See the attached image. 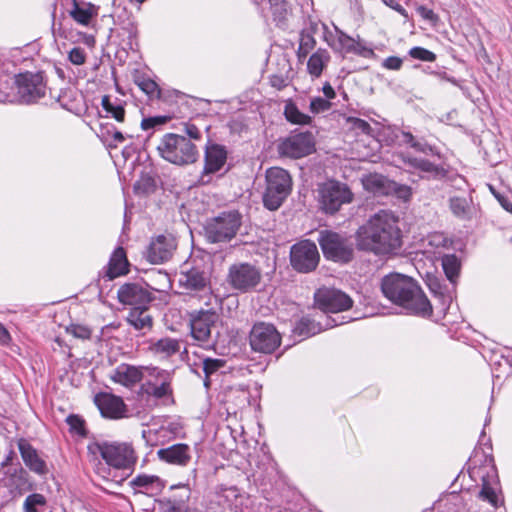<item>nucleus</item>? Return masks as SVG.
I'll use <instances>...</instances> for the list:
<instances>
[{
  "instance_id": "obj_60",
  "label": "nucleus",
  "mask_w": 512,
  "mask_h": 512,
  "mask_svg": "<svg viewBox=\"0 0 512 512\" xmlns=\"http://www.w3.org/2000/svg\"><path fill=\"white\" fill-rule=\"evenodd\" d=\"M491 192L495 196V198L498 200L500 205L508 212H512V203L511 201L504 195L498 193L495 191V189L492 186H489Z\"/></svg>"
},
{
  "instance_id": "obj_4",
  "label": "nucleus",
  "mask_w": 512,
  "mask_h": 512,
  "mask_svg": "<svg viewBox=\"0 0 512 512\" xmlns=\"http://www.w3.org/2000/svg\"><path fill=\"white\" fill-rule=\"evenodd\" d=\"M93 453H99L107 465L119 470L133 469L137 456L131 443L128 442H97L89 445Z\"/></svg>"
},
{
  "instance_id": "obj_19",
  "label": "nucleus",
  "mask_w": 512,
  "mask_h": 512,
  "mask_svg": "<svg viewBox=\"0 0 512 512\" xmlns=\"http://www.w3.org/2000/svg\"><path fill=\"white\" fill-rule=\"evenodd\" d=\"M148 372L150 380L145 384L147 394L155 397L156 399H162L172 395V373L159 369L157 367L145 368Z\"/></svg>"
},
{
  "instance_id": "obj_9",
  "label": "nucleus",
  "mask_w": 512,
  "mask_h": 512,
  "mask_svg": "<svg viewBox=\"0 0 512 512\" xmlns=\"http://www.w3.org/2000/svg\"><path fill=\"white\" fill-rule=\"evenodd\" d=\"M483 461L492 462V458L489 457L484 451L480 455L479 450L476 448L468 462V473L472 479H475L476 477L481 478L482 488L479 492V497L496 507L498 504V497L495 489L491 486V482L496 476L495 469L494 466L478 467L477 464L482 463Z\"/></svg>"
},
{
  "instance_id": "obj_58",
  "label": "nucleus",
  "mask_w": 512,
  "mask_h": 512,
  "mask_svg": "<svg viewBox=\"0 0 512 512\" xmlns=\"http://www.w3.org/2000/svg\"><path fill=\"white\" fill-rule=\"evenodd\" d=\"M402 59L397 56H389L383 61V67L389 70H399L402 66Z\"/></svg>"
},
{
  "instance_id": "obj_3",
  "label": "nucleus",
  "mask_w": 512,
  "mask_h": 512,
  "mask_svg": "<svg viewBox=\"0 0 512 512\" xmlns=\"http://www.w3.org/2000/svg\"><path fill=\"white\" fill-rule=\"evenodd\" d=\"M157 151L164 160L178 166L193 164L199 157L197 147L185 136L175 133L163 135Z\"/></svg>"
},
{
  "instance_id": "obj_56",
  "label": "nucleus",
  "mask_w": 512,
  "mask_h": 512,
  "mask_svg": "<svg viewBox=\"0 0 512 512\" xmlns=\"http://www.w3.org/2000/svg\"><path fill=\"white\" fill-rule=\"evenodd\" d=\"M417 13L425 20L436 23L438 21L437 14L430 8H427L426 6H418L417 7Z\"/></svg>"
},
{
  "instance_id": "obj_23",
  "label": "nucleus",
  "mask_w": 512,
  "mask_h": 512,
  "mask_svg": "<svg viewBox=\"0 0 512 512\" xmlns=\"http://www.w3.org/2000/svg\"><path fill=\"white\" fill-rule=\"evenodd\" d=\"M352 318L346 319L344 316L336 318L326 317V322L322 325L320 322L303 317L301 318L293 329L294 335L302 339L314 336L320 333L323 329L333 328L335 326L348 323Z\"/></svg>"
},
{
  "instance_id": "obj_49",
  "label": "nucleus",
  "mask_w": 512,
  "mask_h": 512,
  "mask_svg": "<svg viewBox=\"0 0 512 512\" xmlns=\"http://www.w3.org/2000/svg\"><path fill=\"white\" fill-rule=\"evenodd\" d=\"M138 87L147 95L154 96L160 93L158 84L149 77H139L136 80Z\"/></svg>"
},
{
  "instance_id": "obj_61",
  "label": "nucleus",
  "mask_w": 512,
  "mask_h": 512,
  "mask_svg": "<svg viewBox=\"0 0 512 512\" xmlns=\"http://www.w3.org/2000/svg\"><path fill=\"white\" fill-rule=\"evenodd\" d=\"M112 138L108 142L110 147H117L119 144L123 143L126 139V136L116 128H111Z\"/></svg>"
},
{
  "instance_id": "obj_37",
  "label": "nucleus",
  "mask_w": 512,
  "mask_h": 512,
  "mask_svg": "<svg viewBox=\"0 0 512 512\" xmlns=\"http://www.w3.org/2000/svg\"><path fill=\"white\" fill-rule=\"evenodd\" d=\"M171 489H178L181 491L178 498L168 499L165 501L166 508L163 512H184L185 511V502L190 499L191 489L188 484H177L172 485Z\"/></svg>"
},
{
  "instance_id": "obj_17",
  "label": "nucleus",
  "mask_w": 512,
  "mask_h": 512,
  "mask_svg": "<svg viewBox=\"0 0 512 512\" xmlns=\"http://www.w3.org/2000/svg\"><path fill=\"white\" fill-rule=\"evenodd\" d=\"M283 156L302 158L311 154L315 149L314 136L311 132H300L285 138L278 146Z\"/></svg>"
},
{
  "instance_id": "obj_64",
  "label": "nucleus",
  "mask_w": 512,
  "mask_h": 512,
  "mask_svg": "<svg viewBox=\"0 0 512 512\" xmlns=\"http://www.w3.org/2000/svg\"><path fill=\"white\" fill-rule=\"evenodd\" d=\"M323 23L310 21L309 24L302 30V32H307L310 35L315 36L319 32L320 27H322Z\"/></svg>"
},
{
  "instance_id": "obj_40",
  "label": "nucleus",
  "mask_w": 512,
  "mask_h": 512,
  "mask_svg": "<svg viewBox=\"0 0 512 512\" xmlns=\"http://www.w3.org/2000/svg\"><path fill=\"white\" fill-rule=\"evenodd\" d=\"M442 267L452 289L456 284V279L460 271V262L455 254L444 255L441 259Z\"/></svg>"
},
{
  "instance_id": "obj_44",
  "label": "nucleus",
  "mask_w": 512,
  "mask_h": 512,
  "mask_svg": "<svg viewBox=\"0 0 512 512\" xmlns=\"http://www.w3.org/2000/svg\"><path fill=\"white\" fill-rule=\"evenodd\" d=\"M401 136H402V141L405 144L409 145L414 150H416L418 152H421L423 154H426V155L433 154V148L428 143H426L425 141L417 140L412 135V133L406 132V131H402Z\"/></svg>"
},
{
  "instance_id": "obj_8",
  "label": "nucleus",
  "mask_w": 512,
  "mask_h": 512,
  "mask_svg": "<svg viewBox=\"0 0 512 512\" xmlns=\"http://www.w3.org/2000/svg\"><path fill=\"white\" fill-rule=\"evenodd\" d=\"M15 101L22 104H33L46 94V83L41 72H24L14 77Z\"/></svg>"
},
{
  "instance_id": "obj_13",
  "label": "nucleus",
  "mask_w": 512,
  "mask_h": 512,
  "mask_svg": "<svg viewBox=\"0 0 512 512\" xmlns=\"http://www.w3.org/2000/svg\"><path fill=\"white\" fill-rule=\"evenodd\" d=\"M281 335L276 327L267 322H257L249 334V343L253 351L271 354L281 345Z\"/></svg>"
},
{
  "instance_id": "obj_7",
  "label": "nucleus",
  "mask_w": 512,
  "mask_h": 512,
  "mask_svg": "<svg viewBox=\"0 0 512 512\" xmlns=\"http://www.w3.org/2000/svg\"><path fill=\"white\" fill-rule=\"evenodd\" d=\"M319 208L325 213L334 215L343 205L350 204L354 195L347 184L336 180H328L318 185Z\"/></svg>"
},
{
  "instance_id": "obj_36",
  "label": "nucleus",
  "mask_w": 512,
  "mask_h": 512,
  "mask_svg": "<svg viewBox=\"0 0 512 512\" xmlns=\"http://www.w3.org/2000/svg\"><path fill=\"white\" fill-rule=\"evenodd\" d=\"M428 286L431 292L439 299L441 303V312L446 314L453 301V289H449L446 285H442L437 278L429 279Z\"/></svg>"
},
{
  "instance_id": "obj_12",
  "label": "nucleus",
  "mask_w": 512,
  "mask_h": 512,
  "mask_svg": "<svg viewBox=\"0 0 512 512\" xmlns=\"http://www.w3.org/2000/svg\"><path fill=\"white\" fill-rule=\"evenodd\" d=\"M219 320V314L213 309L194 310L189 314L190 334L200 346H210L212 329Z\"/></svg>"
},
{
  "instance_id": "obj_41",
  "label": "nucleus",
  "mask_w": 512,
  "mask_h": 512,
  "mask_svg": "<svg viewBox=\"0 0 512 512\" xmlns=\"http://www.w3.org/2000/svg\"><path fill=\"white\" fill-rule=\"evenodd\" d=\"M284 115L286 120L292 124L308 125L312 121L311 117L302 113L292 101L285 104Z\"/></svg>"
},
{
  "instance_id": "obj_50",
  "label": "nucleus",
  "mask_w": 512,
  "mask_h": 512,
  "mask_svg": "<svg viewBox=\"0 0 512 512\" xmlns=\"http://www.w3.org/2000/svg\"><path fill=\"white\" fill-rule=\"evenodd\" d=\"M170 119L171 117L166 115H157L143 118L141 121V128L145 131L154 129L158 126L166 124Z\"/></svg>"
},
{
  "instance_id": "obj_48",
  "label": "nucleus",
  "mask_w": 512,
  "mask_h": 512,
  "mask_svg": "<svg viewBox=\"0 0 512 512\" xmlns=\"http://www.w3.org/2000/svg\"><path fill=\"white\" fill-rule=\"evenodd\" d=\"M46 498L39 493H33L26 497L23 508L25 512H38L37 508L45 506Z\"/></svg>"
},
{
  "instance_id": "obj_14",
  "label": "nucleus",
  "mask_w": 512,
  "mask_h": 512,
  "mask_svg": "<svg viewBox=\"0 0 512 512\" xmlns=\"http://www.w3.org/2000/svg\"><path fill=\"white\" fill-rule=\"evenodd\" d=\"M320 261L316 244L308 239L293 244L290 248V264L299 273L314 271Z\"/></svg>"
},
{
  "instance_id": "obj_33",
  "label": "nucleus",
  "mask_w": 512,
  "mask_h": 512,
  "mask_svg": "<svg viewBox=\"0 0 512 512\" xmlns=\"http://www.w3.org/2000/svg\"><path fill=\"white\" fill-rule=\"evenodd\" d=\"M364 188L375 195H388L392 193L395 181L389 180L380 174H370L363 179Z\"/></svg>"
},
{
  "instance_id": "obj_28",
  "label": "nucleus",
  "mask_w": 512,
  "mask_h": 512,
  "mask_svg": "<svg viewBox=\"0 0 512 512\" xmlns=\"http://www.w3.org/2000/svg\"><path fill=\"white\" fill-rule=\"evenodd\" d=\"M143 375L142 368L123 363L113 370L110 378L115 383L132 387L142 380Z\"/></svg>"
},
{
  "instance_id": "obj_52",
  "label": "nucleus",
  "mask_w": 512,
  "mask_h": 512,
  "mask_svg": "<svg viewBox=\"0 0 512 512\" xmlns=\"http://www.w3.org/2000/svg\"><path fill=\"white\" fill-rule=\"evenodd\" d=\"M67 332L75 338L86 340L91 337V330L85 325L71 324L67 327Z\"/></svg>"
},
{
  "instance_id": "obj_30",
  "label": "nucleus",
  "mask_w": 512,
  "mask_h": 512,
  "mask_svg": "<svg viewBox=\"0 0 512 512\" xmlns=\"http://www.w3.org/2000/svg\"><path fill=\"white\" fill-rule=\"evenodd\" d=\"M128 266L129 263L125 250L122 247H117L110 257L104 277L108 280H113L116 277L125 275L129 272Z\"/></svg>"
},
{
  "instance_id": "obj_11",
  "label": "nucleus",
  "mask_w": 512,
  "mask_h": 512,
  "mask_svg": "<svg viewBox=\"0 0 512 512\" xmlns=\"http://www.w3.org/2000/svg\"><path fill=\"white\" fill-rule=\"evenodd\" d=\"M240 225L241 218L238 212H223L207 221L205 235L211 243L230 241L236 235Z\"/></svg>"
},
{
  "instance_id": "obj_18",
  "label": "nucleus",
  "mask_w": 512,
  "mask_h": 512,
  "mask_svg": "<svg viewBox=\"0 0 512 512\" xmlns=\"http://www.w3.org/2000/svg\"><path fill=\"white\" fill-rule=\"evenodd\" d=\"M94 403L104 418L118 420L129 417V410L123 399L107 392H99Z\"/></svg>"
},
{
  "instance_id": "obj_32",
  "label": "nucleus",
  "mask_w": 512,
  "mask_h": 512,
  "mask_svg": "<svg viewBox=\"0 0 512 512\" xmlns=\"http://www.w3.org/2000/svg\"><path fill=\"white\" fill-rule=\"evenodd\" d=\"M127 322L142 334L152 330L153 318L148 311V306L143 308H131L127 316Z\"/></svg>"
},
{
  "instance_id": "obj_6",
  "label": "nucleus",
  "mask_w": 512,
  "mask_h": 512,
  "mask_svg": "<svg viewBox=\"0 0 512 512\" xmlns=\"http://www.w3.org/2000/svg\"><path fill=\"white\" fill-rule=\"evenodd\" d=\"M292 190V179L288 171L280 167H271L266 171V189L263 194L264 206L277 210Z\"/></svg>"
},
{
  "instance_id": "obj_54",
  "label": "nucleus",
  "mask_w": 512,
  "mask_h": 512,
  "mask_svg": "<svg viewBox=\"0 0 512 512\" xmlns=\"http://www.w3.org/2000/svg\"><path fill=\"white\" fill-rule=\"evenodd\" d=\"M309 108L313 114H319L328 111L331 108V103L325 98L315 97L311 99Z\"/></svg>"
},
{
  "instance_id": "obj_47",
  "label": "nucleus",
  "mask_w": 512,
  "mask_h": 512,
  "mask_svg": "<svg viewBox=\"0 0 512 512\" xmlns=\"http://www.w3.org/2000/svg\"><path fill=\"white\" fill-rule=\"evenodd\" d=\"M71 433L78 436H86L85 421L79 415L71 414L66 418Z\"/></svg>"
},
{
  "instance_id": "obj_46",
  "label": "nucleus",
  "mask_w": 512,
  "mask_h": 512,
  "mask_svg": "<svg viewBox=\"0 0 512 512\" xmlns=\"http://www.w3.org/2000/svg\"><path fill=\"white\" fill-rule=\"evenodd\" d=\"M225 360L223 359H213V358H205L203 360V371L205 373V386L209 385V378L211 375L216 373L220 368L224 367Z\"/></svg>"
},
{
  "instance_id": "obj_29",
  "label": "nucleus",
  "mask_w": 512,
  "mask_h": 512,
  "mask_svg": "<svg viewBox=\"0 0 512 512\" xmlns=\"http://www.w3.org/2000/svg\"><path fill=\"white\" fill-rule=\"evenodd\" d=\"M70 17L82 26H89L98 15V7L90 2L73 0Z\"/></svg>"
},
{
  "instance_id": "obj_59",
  "label": "nucleus",
  "mask_w": 512,
  "mask_h": 512,
  "mask_svg": "<svg viewBox=\"0 0 512 512\" xmlns=\"http://www.w3.org/2000/svg\"><path fill=\"white\" fill-rule=\"evenodd\" d=\"M184 132L190 139L199 140L201 138V131L195 124L185 123L184 124Z\"/></svg>"
},
{
  "instance_id": "obj_34",
  "label": "nucleus",
  "mask_w": 512,
  "mask_h": 512,
  "mask_svg": "<svg viewBox=\"0 0 512 512\" xmlns=\"http://www.w3.org/2000/svg\"><path fill=\"white\" fill-rule=\"evenodd\" d=\"M270 4L273 21L280 28H287L292 8L289 0H267Z\"/></svg>"
},
{
  "instance_id": "obj_55",
  "label": "nucleus",
  "mask_w": 512,
  "mask_h": 512,
  "mask_svg": "<svg viewBox=\"0 0 512 512\" xmlns=\"http://www.w3.org/2000/svg\"><path fill=\"white\" fill-rule=\"evenodd\" d=\"M69 61L74 65H83L86 61V53L80 47H74L68 54Z\"/></svg>"
},
{
  "instance_id": "obj_43",
  "label": "nucleus",
  "mask_w": 512,
  "mask_h": 512,
  "mask_svg": "<svg viewBox=\"0 0 512 512\" xmlns=\"http://www.w3.org/2000/svg\"><path fill=\"white\" fill-rule=\"evenodd\" d=\"M315 46V37L313 35L308 34L307 32L301 31L299 38V47L297 51L298 60H304L308 56V54L315 48Z\"/></svg>"
},
{
  "instance_id": "obj_15",
  "label": "nucleus",
  "mask_w": 512,
  "mask_h": 512,
  "mask_svg": "<svg viewBox=\"0 0 512 512\" xmlns=\"http://www.w3.org/2000/svg\"><path fill=\"white\" fill-rule=\"evenodd\" d=\"M317 308L326 313H339L349 310L353 300L345 292L334 287H320L314 293Z\"/></svg>"
},
{
  "instance_id": "obj_45",
  "label": "nucleus",
  "mask_w": 512,
  "mask_h": 512,
  "mask_svg": "<svg viewBox=\"0 0 512 512\" xmlns=\"http://www.w3.org/2000/svg\"><path fill=\"white\" fill-rule=\"evenodd\" d=\"M348 53H352L358 56H361L363 58H372L374 54V50L367 45V43L363 40H361L359 37L358 39H354L352 41L351 47L348 51Z\"/></svg>"
},
{
  "instance_id": "obj_25",
  "label": "nucleus",
  "mask_w": 512,
  "mask_h": 512,
  "mask_svg": "<svg viewBox=\"0 0 512 512\" xmlns=\"http://www.w3.org/2000/svg\"><path fill=\"white\" fill-rule=\"evenodd\" d=\"M403 160L410 168L419 171L423 178L438 180L446 177L447 171L442 166L427 159L406 155Z\"/></svg>"
},
{
  "instance_id": "obj_38",
  "label": "nucleus",
  "mask_w": 512,
  "mask_h": 512,
  "mask_svg": "<svg viewBox=\"0 0 512 512\" xmlns=\"http://www.w3.org/2000/svg\"><path fill=\"white\" fill-rule=\"evenodd\" d=\"M181 342L171 337H164L156 342H153L150 346L151 351L163 358L170 357L180 351Z\"/></svg>"
},
{
  "instance_id": "obj_2",
  "label": "nucleus",
  "mask_w": 512,
  "mask_h": 512,
  "mask_svg": "<svg viewBox=\"0 0 512 512\" xmlns=\"http://www.w3.org/2000/svg\"><path fill=\"white\" fill-rule=\"evenodd\" d=\"M383 295L407 314L429 317L432 305L418 283L411 277L400 273H391L382 278Z\"/></svg>"
},
{
  "instance_id": "obj_57",
  "label": "nucleus",
  "mask_w": 512,
  "mask_h": 512,
  "mask_svg": "<svg viewBox=\"0 0 512 512\" xmlns=\"http://www.w3.org/2000/svg\"><path fill=\"white\" fill-rule=\"evenodd\" d=\"M392 193H395L399 198L403 200H408L411 195L412 191L411 188L406 185H400L395 182V186L392 189Z\"/></svg>"
},
{
  "instance_id": "obj_39",
  "label": "nucleus",
  "mask_w": 512,
  "mask_h": 512,
  "mask_svg": "<svg viewBox=\"0 0 512 512\" xmlns=\"http://www.w3.org/2000/svg\"><path fill=\"white\" fill-rule=\"evenodd\" d=\"M102 107L106 112L107 117H112L118 122H123L125 119V103L118 98L114 100L111 99L110 96L105 95L102 97L101 101Z\"/></svg>"
},
{
  "instance_id": "obj_10",
  "label": "nucleus",
  "mask_w": 512,
  "mask_h": 512,
  "mask_svg": "<svg viewBox=\"0 0 512 512\" xmlns=\"http://www.w3.org/2000/svg\"><path fill=\"white\" fill-rule=\"evenodd\" d=\"M228 151L225 146L217 143H208L204 150V166L198 175L195 184L205 186L211 184L216 175L227 172L224 169L227 163Z\"/></svg>"
},
{
  "instance_id": "obj_42",
  "label": "nucleus",
  "mask_w": 512,
  "mask_h": 512,
  "mask_svg": "<svg viewBox=\"0 0 512 512\" xmlns=\"http://www.w3.org/2000/svg\"><path fill=\"white\" fill-rule=\"evenodd\" d=\"M336 40L329 41V46L339 53L348 54L353 38L335 26Z\"/></svg>"
},
{
  "instance_id": "obj_31",
  "label": "nucleus",
  "mask_w": 512,
  "mask_h": 512,
  "mask_svg": "<svg viewBox=\"0 0 512 512\" xmlns=\"http://www.w3.org/2000/svg\"><path fill=\"white\" fill-rule=\"evenodd\" d=\"M129 485L137 492L147 494H159L165 484L164 481L156 475L139 474L134 477Z\"/></svg>"
},
{
  "instance_id": "obj_22",
  "label": "nucleus",
  "mask_w": 512,
  "mask_h": 512,
  "mask_svg": "<svg viewBox=\"0 0 512 512\" xmlns=\"http://www.w3.org/2000/svg\"><path fill=\"white\" fill-rule=\"evenodd\" d=\"M178 283L188 293L205 292L210 289V275L199 267H192L180 272Z\"/></svg>"
},
{
  "instance_id": "obj_5",
  "label": "nucleus",
  "mask_w": 512,
  "mask_h": 512,
  "mask_svg": "<svg viewBox=\"0 0 512 512\" xmlns=\"http://www.w3.org/2000/svg\"><path fill=\"white\" fill-rule=\"evenodd\" d=\"M318 243L327 260L346 264L354 257V242L352 237L345 233L332 230H321Z\"/></svg>"
},
{
  "instance_id": "obj_1",
  "label": "nucleus",
  "mask_w": 512,
  "mask_h": 512,
  "mask_svg": "<svg viewBox=\"0 0 512 512\" xmlns=\"http://www.w3.org/2000/svg\"><path fill=\"white\" fill-rule=\"evenodd\" d=\"M355 236L359 250L375 255L393 254L402 246L399 217L391 210L373 214L357 229Z\"/></svg>"
},
{
  "instance_id": "obj_62",
  "label": "nucleus",
  "mask_w": 512,
  "mask_h": 512,
  "mask_svg": "<svg viewBox=\"0 0 512 512\" xmlns=\"http://www.w3.org/2000/svg\"><path fill=\"white\" fill-rule=\"evenodd\" d=\"M429 243L436 245L437 247H439V246L446 247L448 240L442 234H434L430 237Z\"/></svg>"
},
{
  "instance_id": "obj_53",
  "label": "nucleus",
  "mask_w": 512,
  "mask_h": 512,
  "mask_svg": "<svg viewBox=\"0 0 512 512\" xmlns=\"http://www.w3.org/2000/svg\"><path fill=\"white\" fill-rule=\"evenodd\" d=\"M347 122L350 124L353 130L359 131L366 135H372V128L367 121L356 117H349Z\"/></svg>"
},
{
  "instance_id": "obj_26",
  "label": "nucleus",
  "mask_w": 512,
  "mask_h": 512,
  "mask_svg": "<svg viewBox=\"0 0 512 512\" xmlns=\"http://www.w3.org/2000/svg\"><path fill=\"white\" fill-rule=\"evenodd\" d=\"M449 208L456 218L463 221H470L477 215V206L471 195L450 197Z\"/></svg>"
},
{
  "instance_id": "obj_21",
  "label": "nucleus",
  "mask_w": 512,
  "mask_h": 512,
  "mask_svg": "<svg viewBox=\"0 0 512 512\" xmlns=\"http://www.w3.org/2000/svg\"><path fill=\"white\" fill-rule=\"evenodd\" d=\"M176 246V240L172 235H159L149 244L147 260L153 264L164 263L171 259Z\"/></svg>"
},
{
  "instance_id": "obj_20",
  "label": "nucleus",
  "mask_w": 512,
  "mask_h": 512,
  "mask_svg": "<svg viewBox=\"0 0 512 512\" xmlns=\"http://www.w3.org/2000/svg\"><path fill=\"white\" fill-rule=\"evenodd\" d=\"M118 301L132 308H143L153 300L151 293L138 283H125L117 291Z\"/></svg>"
},
{
  "instance_id": "obj_16",
  "label": "nucleus",
  "mask_w": 512,
  "mask_h": 512,
  "mask_svg": "<svg viewBox=\"0 0 512 512\" xmlns=\"http://www.w3.org/2000/svg\"><path fill=\"white\" fill-rule=\"evenodd\" d=\"M227 279L233 289L248 292L260 283L261 272L252 264L236 263L230 266Z\"/></svg>"
},
{
  "instance_id": "obj_24",
  "label": "nucleus",
  "mask_w": 512,
  "mask_h": 512,
  "mask_svg": "<svg viewBox=\"0 0 512 512\" xmlns=\"http://www.w3.org/2000/svg\"><path fill=\"white\" fill-rule=\"evenodd\" d=\"M158 458L171 465L185 467L192 459V450L188 444L177 443L157 451Z\"/></svg>"
},
{
  "instance_id": "obj_35",
  "label": "nucleus",
  "mask_w": 512,
  "mask_h": 512,
  "mask_svg": "<svg viewBox=\"0 0 512 512\" xmlns=\"http://www.w3.org/2000/svg\"><path fill=\"white\" fill-rule=\"evenodd\" d=\"M330 61V54L326 49H317L307 61V71L313 78H319Z\"/></svg>"
},
{
  "instance_id": "obj_63",
  "label": "nucleus",
  "mask_w": 512,
  "mask_h": 512,
  "mask_svg": "<svg viewBox=\"0 0 512 512\" xmlns=\"http://www.w3.org/2000/svg\"><path fill=\"white\" fill-rule=\"evenodd\" d=\"M383 2L391 7L393 10L397 11L404 17H407V11L396 1V0H383Z\"/></svg>"
},
{
  "instance_id": "obj_51",
  "label": "nucleus",
  "mask_w": 512,
  "mask_h": 512,
  "mask_svg": "<svg viewBox=\"0 0 512 512\" xmlns=\"http://www.w3.org/2000/svg\"><path fill=\"white\" fill-rule=\"evenodd\" d=\"M409 55L414 59L426 62H433L436 59V55L432 51L420 46L411 48L409 50Z\"/></svg>"
},
{
  "instance_id": "obj_27",
  "label": "nucleus",
  "mask_w": 512,
  "mask_h": 512,
  "mask_svg": "<svg viewBox=\"0 0 512 512\" xmlns=\"http://www.w3.org/2000/svg\"><path fill=\"white\" fill-rule=\"evenodd\" d=\"M18 449L20 451L24 464L33 472L44 475L47 473V466L41 459L32 445L25 439H19Z\"/></svg>"
}]
</instances>
